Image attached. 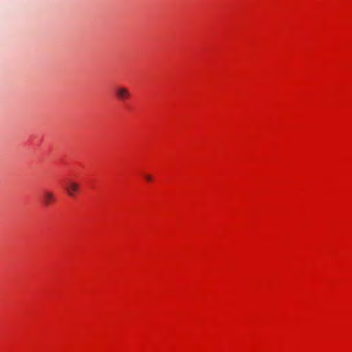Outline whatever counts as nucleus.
Wrapping results in <instances>:
<instances>
[{"instance_id": "4", "label": "nucleus", "mask_w": 352, "mask_h": 352, "mask_svg": "<svg viewBox=\"0 0 352 352\" xmlns=\"http://www.w3.org/2000/svg\"><path fill=\"white\" fill-rule=\"evenodd\" d=\"M144 178L148 182L152 180V177L149 175H145Z\"/></svg>"}, {"instance_id": "3", "label": "nucleus", "mask_w": 352, "mask_h": 352, "mask_svg": "<svg viewBox=\"0 0 352 352\" xmlns=\"http://www.w3.org/2000/svg\"><path fill=\"white\" fill-rule=\"evenodd\" d=\"M55 200V197L53 192L45 190L43 193V201L45 206H49L52 201Z\"/></svg>"}, {"instance_id": "1", "label": "nucleus", "mask_w": 352, "mask_h": 352, "mask_svg": "<svg viewBox=\"0 0 352 352\" xmlns=\"http://www.w3.org/2000/svg\"><path fill=\"white\" fill-rule=\"evenodd\" d=\"M117 98L122 101L128 99L130 96L129 90L125 87H118L116 91Z\"/></svg>"}, {"instance_id": "2", "label": "nucleus", "mask_w": 352, "mask_h": 352, "mask_svg": "<svg viewBox=\"0 0 352 352\" xmlns=\"http://www.w3.org/2000/svg\"><path fill=\"white\" fill-rule=\"evenodd\" d=\"M78 188L79 185L74 182H69L67 186L65 187L68 195L71 197L74 196V193L78 192Z\"/></svg>"}]
</instances>
